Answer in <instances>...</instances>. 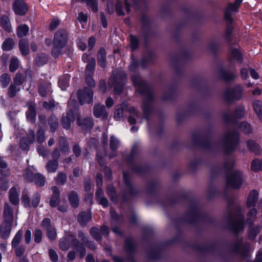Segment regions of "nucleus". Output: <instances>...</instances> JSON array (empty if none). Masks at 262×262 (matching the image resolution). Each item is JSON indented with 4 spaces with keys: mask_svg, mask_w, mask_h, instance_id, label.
<instances>
[{
    "mask_svg": "<svg viewBox=\"0 0 262 262\" xmlns=\"http://www.w3.org/2000/svg\"><path fill=\"white\" fill-rule=\"evenodd\" d=\"M132 80L136 90L141 94H144L148 91L145 82L139 76H134Z\"/></svg>",
    "mask_w": 262,
    "mask_h": 262,
    "instance_id": "1a4fd4ad",
    "label": "nucleus"
},
{
    "mask_svg": "<svg viewBox=\"0 0 262 262\" xmlns=\"http://www.w3.org/2000/svg\"><path fill=\"white\" fill-rule=\"evenodd\" d=\"M49 256L51 260L53 261H57L58 259V257L55 251L52 249H50L49 251Z\"/></svg>",
    "mask_w": 262,
    "mask_h": 262,
    "instance_id": "774afa93",
    "label": "nucleus"
},
{
    "mask_svg": "<svg viewBox=\"0 0 262 262\" xmlns=\"http://www.w3.org/2000/svg\"><path fill=\"white\" fill-rule=\"evenodd\" d=\"M9 200L11 203L17 205L19 202V194L15 187H12L9 191Z\"/></svg>",
    "mask_w": 262,
    "mask_h": 262,
    "instance_id": "412c9836",
    "label": "nucleus"
},
{
    "mask_svg": "<svg viewBox=\"0 0 262 262\" xmlns=\"http://www.w3.org/2000/svg\"><path fill=\"white\" fill-rule=\"evenodd\" d=\"M47 234L50 240H54L56 237V232L53 227H49L47 228Z\"/></svg>",
    "mask_w": 262,
    "mask_h": 262,
    "instance_id": "79ce46f5",
    "label": "nucleus"
},
{
    "mask_svg": "<svg viewBox=\"0 0 262 262\" xmlns=\"http://www.w3.org/2000/svg\"><path fill=\"white\" fill-rule=\"evenodd\" d=\"M23 236V231L21 230H19L14 237H13L12 242H11V246L12 248L14 247H16L17 246H19V244Z\"/></svg>",
    "mask_w": 262,
    "mask_h": 262,
    "instance_id": "7c9ffc66",
    "label": "nucleus"
},
{
    "mask_svg": "<svg viewBox=\"0 0 262 262\" xmlns=\"http://www.w3.org/2000/svg\"><path fill=\"white\" fill-rule=\"evenodd\" d=\"M239 128L246 134H249L251 132V126L247 122H242L239 125Z\"/></svg>",
    "mask_w": 262,
    "mask_h": 262,
    "instance_id": "8fccbe9b",
    "label": "nucleus"
},
{
    "mask_svg": "<svg viewBox=\"0 0 262 262\" xmlns=\"http://www.w3.org/2000/svg\"><path fill=\"white\" fill-rule=\"evenodd\" d=\"M1 235L3 238H7L11 232V227L10 223L5 222L4 223L1 228Z\"/></svg>",
    "mask_w": 262,
    "mask_h": 262,
    "instance_id": "a878e982",
    "label": "nucleus"
},
{
    "mask_svg": "<svg viewBox=\"0 0 262 262\" xmlns=\"http://www.w3.org/2000/svg\"><path fill=\"white\" fill-rule=\"evenodd\" d=\"M4 213L5 216H7L10 218L12 217V211L7 203H6L4 206Z\"/></svg>",
    "mask_w": 262,
    "mask_h": 262,
    "instance_id": "6e6d98bb",
    "label": "nucleus"
},
{
    "mask_svg": "<svg viewBox=\"0 0 262 262\" xmlns=\"http://www.w3.org/2000/svg\"><path fill=\"white\" fill-rule=\"evenodd\" d=\"M126 74L123 72H114L110 79L109 83H114V92L116 94H120L122 90L123 85L125 83Z\"/></svg>",
    "mask_w": 262,
    "mask_h": 262,
    "instance_id": "f03ea898",
    "label": "nucleus"
},
{
    "mask_svg": "<svg viewBox=\"0 0 262 262\" xmlns=\"http://www.w3.org/2000/svg\"><path fill=\"white\" fill-rule=\"evenodd\" d=\"M251 169L253 171H257L262 170V160H254L251 163Z\"/></svg>",
    "mask_w": 262,
    "mask_h": 262,
    "instance_id": "4c0bfd02",
    "label": "nucleus"
},
{
    "mask_svg": "<svg viewBox=\"0 0 262 262\" xmlns=\"http://www.w3.org/2000/svg\"><path fill=\"white\" fill-rule=\"evenodd\" d=\"M219 45L216 41H211L207 45V49L211 52H214L218 48Z\"/></svg>",
    "mask_w": 262,
    "mask_h": 262,
    "instance_id": "bf43d9fd",
    "label": "nucleus"
},
{
    "mask_svg": "<svg viewBox=\"0 0 262 262\" xmlns=\"http://www.w3.org/2000/svg\"><path fill=\"white\" fill-rule=\"evenodd\" d=\"M52 191L53 195L50 201V204L51 207H55L59 203L60 192L58 188L56 186H54L52 188Z\"/></svg>",
    "mask_w": 262,
    "mask_h": 262,
    "instance_id": "4468645a",
    "label": "nucleus"
},
{
    "mask_svg": "<svg viewBox=\"0 0 262 262\" xmlns=\"http://www.w3.org/2000/svg\"><path fill=\"white\" fill-rule=\"evenodd\" d=\"M226 181L228 187L238 188L243 182L244 178L241 171L235 170L228 176Z\"/></svg>",
    "mask_w": 262,
    "mask_h": 262,
    "instance_id": "20e7f679",
    "label": "nucleus"
},
{
    "mask_svg": "<svg viewBox=\"0 0 262 262\" xmlns=\"http://www.w3.org/2000/svg\"><path fill=\"white\" fill-rule=\"evenodd\" d=\"M231 58L237 61L236 64H241L242 59L240 51L237 49H233L231 50Z\"/></svg>",
    "mask_w": 262,
    "mask_h": 262,
    "instance_id": "c756f323",
    "label": "nucleus"
},
{
    "mask_svg": "<svg viewBox=\"0 0 262 262\" xmlns=\"http://www.w3.org/2000/svg\"><path fill=\"white\" fill-rule=\"evenodd\" d=\"M239 128L246 134H249L251 132V126L247 122H242L239 125Z\"/></svg>",
    "mask_w": 262,
    "mask_h": 262,
    "instance_id": "3c124183",
    "label": "nucleus"
},
{
    "mask_svg": "<svg viewBox=\"0 0 262 262\" xmlns=\"http://www.w3.org/2000/svg\"><path fill=\"white\" fill-rule=\"evenodd\" d=\"M119 145V142L118 140L112 136L110 139V148L112 150H115L117 148H118Z\"/></svg>",
    "mask_w": 262,
    "mask_h": 262,
    "instance_id": "49530a36",
    "label": "nucleus"
},
{
    "mask_svg": "<svg viewBox=\"0 0 262 262\" xmlns=\"http://www.w3.org/2000/svg\"><path fill=\"white\" fill-rule=\"evenodd\" d=\"M49 123L50 125V129L52 132H55V129L58 126L57 120L56 117L52 116L50 117L49 120Z\"/></svg>",
    "mask_w": 262,
    "mask_h": 262,
    "instance_id": "a19ab883",
    "label": "nucleus"
},
{
    "mask_svg": "<svg viewBox=\"0 0 262 262\" xmlns=\"http://www.w3.org/2000/svg\"><path fill=\"white\" fill-rule=\"evenodd\" d=\"M68 41V33L64 29H59L55 34L53 43L52 54L55 58L57 57L61 50L64 47Z\"/></svg>",
    "mask_w": 262,
    "mask_h": 262,
    "instance_id": "f257e3e1",
    "label": "nucleus"
},
{
    "mask_svg": "<svg viewBox=\"0 0 262 262\" xmlns=\"http://www.w3.org/2000/svg\"><path fill=\"white\" fill-rule=\"evenodd\" d=\"M77 123L78 125L81 126L84 129L91 128L93 126V123L91 118H87L84 119L82 123L81 122L80 117L77 115Z\"/></svg>",
    "mask_w": 262,
    "mask_h": 262,
    "instance_id": "aec40b11",
    "label": "nucleus"
},
{
    "mask_svg": "<svg viewBox=\"0 0 262 262\" xmlns=\"http://www.w3.org/2000/svg\"><path fill=\"white\" fill-rule=\"evenodd\" d=\"M93 96V91L88 88H85L83 90H79L77 95L78 99L81 105L92 102Z\"/></svg>",
    "mask_w": 262,
    "mask_h": 262,
    "instance_id": "423d86ee",
    "label": "nucleus"
},
{
    "mask_svg": "<svg viewBox=\"0 0 262 262\" xmlns=\"http://www.w3.org/2000/svg\"><path fill=\"white\" fill-rule=\"evenodd\" d=\"M36 63L38 65L46 64L48 63V58L45 54H40L36 58Z\"/></svg>",
    "mask_w": 262,
    "mask_h": 262,
    "instance_id": "58836bf2",
    "label": "nucleus"
},
{
    "mask_svg": "<svg viewBox=\"0 0 262 262\" xmlns=\"http://www.w3.org/2000/svg\"><path fill=\"white\" fill-rule=\"evenodd\" d=\"M26 116L27 119L31 122L34 121L35 117V107L34 105H30L29 106L28 110L26 112Z\"/></svg>",
    "mask_w": 262,
    "mask_h": 262,
    "instance_id": "c85d7f7f",
    "label": "nucleus"
},
{
    "mask_svg": "<svg viewBox=\"0 0 262 262\" xmlns=\"http://www.w3.org/2000/svg\"><path fill=\"white\" fill-rule=\"evenodd\" d=\"M11 80L10 77L7 74H3L0 77V82L3 88H6Z\"/></svg>",
    "mask_w": 262,
    "mask_h": 262,
    "instance_id": "ea45409f",
    "label": "nucleus"
},
{
    "mask_svg": "<svg viewBox=\"0 0 262 262\" xmlns=\"http://www.w3.org/2000/svg\"><path fill=\"white\" fill-rule=\"evenodd\" d=\"M58 167V162L56 160L49 161L47 164L46 168L50 172H54Z\"/></svg>",
    "mask_w": 262,
    "mask_h": 262,
    "instance_id": "f704fd0d",
    "label": "nucleus"
},
{
    "mask_svg": "<svg viewBox=\"0 0 262 262\" xmlns=\"http://www.w3.org/2000/svg\"><path fill=\"white\" fill-rule=\"evenodd\" d=\"M40 194H39L38 193H35L33 195L32 199V201H31L32 206L34 207H36L38 205V204L40 202Z\"/></svg>",
    "mask_w": 262,
    "mask_h": 262,
    "instance_id": "09e8293b",
    "label": "nucleus"
},
{
    "mask_svg": "<svg viewBox=\"0 0 262 262\" xmlns=\"http://www.w3.org/2000/svg\"><path fill=\"white\" fill-rule=\"evenodd\" d=\"M91 219V214L89 213L81 212L78 216V221L82 226L85 225Z\"/></svg>",
    "mask_w": 262,
    "mask_h": 262,
    "instance_id": "5701e85b",
    "label": "nucleus"
},
{
    "mask_svg": "<svg viewBox=\"0 0 262 262\" xmlns=\"http://www.w3.org/2000/svg\"><path fill=\"white\" fill-rule=\"evenodd\" d=\"M243 0H235V2L233 4H230L228 5L227 7L225 10L224 17L225 19L232 23L233 21V18L231 17L232 13L233 12H236L239 7V5L241 4Z\"/></svg>",
    "mask_w": 262,
    "mask_h": 262,
    "instance_id": "6e6552de",
    "label": "nucleus"
},
{
    "mask_svg": "<svg viewBox=\"0 0 262 262\" xmlns=\"http://www.w3.org/2000/svg\"><path fill=\"white\" fill-rule=\"evenodd\" d=\"M9 187L8 181L5 178H0V189L2 190H6Z\"/></svg>",
    "mask_w": 262,
    "mask_h": 262,
    "instance_id": "e2e57ef3",
    "label": "nucleus"
},
{
    "mask_svg": "<svg viewBox=\"0 0 262 262\" xmlns=\"http://www.w3.org/2000/svg\"><path fill=\"white\" fill-rule=\"evenodd\" d=\"M247 146L249 150L254 152L255 154H258L260 151L259 145L254 141H248Z\"/></svg>",
    "mask_w": 262,
    "mask_h": 262,
    "instance_id": "c9c22d12",
    "label": "nucleus"
},
{
    "mask_svg": "<svg viewBox=\"0 0 262 262\" xmlns=\"http://www.w3.org/2000/svg\"><path fill=\"white\" fill-rule=\"evenodd\" d=\"M258 199V192L256 191L253 190L251 191L247 199V206L252 207L255 205Z\"/></svg>",
    "mask_w": 262,
    "mask_h": 262,
    "instance_id": "393cba45",
    "label": "nucleus"
},
{
    "mask_svg": "<svg viewBox=\"0 0 262 262\" xmlns=\"http://www.w3.org/2000/svg\"><path fill=\"white\" fill-rule=\"evenodd\" d=\"M90 233L93 237L97 241L100 239V235L99 230L97 228H92L90 230Z\"/></svg>",
    "mask_w": 262,
    "mask_h": 262,
    "instance_id": "052dcab7",
    "label": "nucleus"
},
{
    "mask_svg": "<svg viewBox=\"0 0 262 262\" xmlns=\"http://www.w3.org/2000/svg\"><path fill=\"white\" fill-rule=\"evenodd\" d=\"M75 120L74 113L72 110H69L67 116L62 119V125L64 128L69 129L71 126V123Z\"/></svg>",
    "mask_w": 262,
    "mask_h": 262,
    "instance_id": "2eb2a0df",
    "label": "nucleus"
},
{
    "mask_svg": "<svg viewBox=\"0 0 262 262\" xmlns=\"http://www.w3.org/2000/svg\"><path fill=\"white\" fill-rule=\"evenodd\" d=\"M35 140L34 132L32 130H29L26 137L23 138L20 141V147L23 149H26L28 146Z\"/></svg>",
    "mask_w": 262,
    "mask_h": 262,
    "instance_id": "9b49d317",
    "label": "nucleus"
},
{
    "mask_svg": "<svg viewBox=\"0 0 262 262\" xmlns=\"http://www.w3.org/2000/svg\"><path fill=\"white\" fill-rule=\"evenodd\" d=\"M259 231L260 228L258 226L250 227L249 238L251 239H254L257 234L259 232Z\"/></svg>",
    "mask_w": 262,
    "mask_h": 262,
    "instance_id": "a18cd8bd",
    "label": "nucleus"
},
{
    "mask_svg": "<svg viewBox=\"0 0 262 262\" xmlns=\"http://www.w3.org/2000/svg\"><path fill=\"white\" fill-rule=\"evenodd\" d=\"M0 25L5 31L11 32L12 31L10 18L6 15H2L0 18Z\"/></svg>",
    "mask_w": 262,
    "mask_h": 262,
    "instance_id": "ddd939ff",
    "label": "nucleus"
},
{
    "mask_svg": "<svg viewBox=\"0 0 262 262\" xmlns=\"http://www.w3.org/2000/svg\"><path fill=\"white\" fill-rule=\"evenodd\" d=\"M51 92L50 84L46 83L40 84L39 86V93L41 96L45 97L49 95Z\"/></svg>",
    "mask_w": 262,
    "mask_h": 262,
    "instance_id": "bb28decb",
    "label": "nucleus"
},
{
    "mask_svg": "<svg viewBox=\"0 0 262 262\" xmlns=\"http://www.w3.org/2000/svg\"><path fill=\"white\" fill-rule=\"evenodd\" d=\"M95 67H87L86 69V76L85 78L86 83L91 87H93L95 85V82L90 75L94 73Z\"/></svg>",
    "mask_w": 262,
    "mask_h": 262,
    "instance_id": "a211bd4d",
    "label": "nucleus"
},
{
    "mask_svg": "<svg viewBox=\"0 0 262 262\" xmlns=\"http://www.w3.org/2000/svg\"><path fill=\"white\" fill-rule=\"evenodd\" d=\"M243 226L244 217L243 216H239L233 221L232 228L235 233L242 230L243 229Z\"/></svg>",
    "mask_w": 262,
    "mask_h": 262,
    "instance_id": "f3484780",
    "label": "nucleus"
},
{
    "mask_svg": "<svg viewBox=\"0 0 262 262\" xmlns=\"http://www.w3.org/2000/svg\"><path fill=\"white\" fill-rule=\"evenodd\" d=\"M130 42L132 50L133 51L136 50L139 46V40L138 38L136 36L131 35H130Z\"/></svg>",
    "mask_w": 262,
    "mask_h": 262,
    "instance_id": "c03bdc74",
    "label": "nucleus"
},
{
    "mask_svg": "<svg viewBox=\"0 0 262 262\" xmlns=\"http://www.w3.org/2000/svg\"><path fill=\"white\" fill-rule=\"evenodd\" d=\"M124 110L123 108L117 109L114 114V118L116 120H120L123 116Z\"/></svg>",
    "mask_w": 262,
    "mask_h": 262,
    "instance_id": "680f3d73",
    "label": "nucleus"
},
{
    "mask_svg": "<svg viewBox=\"0 0 262 262\" xmlns=\"http://www.w3.org/2000/svg\"><path fill=\"white\" fill-rule=\"evenodd\" d=\"M243 88L241 85L228 90L225 93V99L228 102L240 99L242 96Z\"/></svg>",
    "mask_w": 262,
    "mask_h": 262,
    "instance_id": "0eeeda50",
    "label": "nucleus"
},
{
    "mask_svg": "<svg viewBox=\"0 0 262 262\" xmlns=\"http://www.w3.org/2000/svg\"><path fill=\"white\" fill-rule=\"evenodd\" d=\"M238 138V135L236 132L228 133L226 135L224 143L225 150L227 153L235 149L237 144Z\"/></svg>",
    "mask_w": 262,
    "mask_h": 262,
    "instance_id": "39448f33",
    "label": "nucleus"
},
{
    "mask_svg": "<svg viewBox=\"0 0 262 262\" xmlns=\"http://www.w3.org/2000/svg\"><path fill=\"white\" fill-rule=\"evenodd\" d=\"M253 108L259 119L262 120V102L255 100L253 103Z\"/></svg>",
    "mask_w": 262,
    "mask_h": 262,
    "instance_id": "2f4dec72",
    "label": "nucleus"
},
{
    "mask_svg": "<svg viewBox=\"0 0 262 262\" xmlns=\"http://www.w3.org/2000/svg\"><path fill=\"white\" fill-rule=\"evenodd\" d=\"M69 201L73 207L76 208L79 205V199L77 194L75 192H71L69 194Z\"/></svg>",
    "mask_w": 262,
    "mask_h": 262,
    "instance_id": "473e14b6",
    "label": "nucleus"
},
{
    "mask_svg": "<svg viewBox=\"0 0 262 262\" xmlns=\"http://www.w3.org/2000/svg\"><path fill=\"white\" fill-rule=\"evenodd\" d=\"M93 113L96 118H102L103 119H106L108 113L103 105L99 104H95L93 108Z\"/></svg>",
    "mask_w": 262,
    "mask_h": 262,
    "instance_id": "f8f14e48",
    "label": "nucleus"
},
{
    "mask_svg": "<svg viewBox=\"0 0 262 262\" xmlns=\"http://www.w3.org/2000/svg\"><path fill=\"white\" fill-rule=\"evenodd\" d=\"M116 11L118 15H124V12L122 10V4L120 2H117L116 4Z\"/></svg>",
    "mask_w": 262,
    "mask_h": 262,
    "instance_id": "338daca9",
    "label": "nucleus"
},
{
    "mask_svg": "<svg viewBox=\"0 0 262 262\" xmlns=\"http://www.w3.org/2000/svg\"><path fill=\"white\" fill-rule=\"evenodd\" d=\"M82 59L85 63H86V66L95 65L96 61L95 58L91 56L86 53L83 54Z\"/></svg>",
    "mask_w": 262,
    "mask_h": 262,
    "instance_id": "72a5a7b5",
    "label": "nucleus"
},
{
    "mask_svg": "<svg viewBox=\"0 0 262 262\" xmlns=\"http://www.w3.org/2000/svg\"><path fill=\"white\" fill-rule=\"evenodd\" d=\"M29 30V28L27 25L25 24L20 25L17 28V35L18 37L25 36L28 34Z\"/></svg>",
    "mask_w": 262,
    "mask_h": 262,
    "instance_id": "cd10ccee",
    "label": "nucleus"
},
{
    "mask_svg": "<svg viewBox=\"0 0 262 262\" xmlns=\"http://www.w3.org/2000/svg\"><path fill=\"white\" fill-rule=\"evenodd\" d=\"M106 53L105 49L101 47L97 53V61L99 65L103 66L106 64Z\"/></svg>",
    "mask_w": 262,
    "mask_h": 262,
    "instance_id": "6ab92c4d",
    "label": "nucleus"
},
{
    "mask_svg": "<svg viewBox=\"0 0 262 262\" xmlns=\"http://www.w3.org/2000/svg\"><path fill=\"white\" fill-rule=\"evenodd\" d=\"M13 9L16 14L24 15L27 12L28 6L24 2L16 0L13 3Z\"/></svg>",
    "mask_w": 262,
    "mask_h": 262,
    "instance_id": "9d476101",
    "label": "nucleus"
},
{
    "mask_svg": "<svg viewBox=\"0 0 262 262\" xmlns=\"http://www.w3.org/2000/svg\"><path fill=\"white\" fill-rule=\"evenodd\" d=\"M107 192L112 200H113L115 198L116 193H115V188L113 186H112V185L108 186Z\"/></svg>",
    "mask_w": 262,
    "mask_h": 262,
    "instance_id": "69168bd1",
    "label": "nucleus"
},
{
    "mask_svg": "<svg viewBox=\"0 0 262 262\" xmlns=\"http://www.w3.org/2000/svg\"><path fill=\"white\" fill-rule=\"evenodd\" d=\"M67 180V176L63 173H59L57 178L56 181L58 184H63Z\"/></svg>",
    "mask_w": 262,
    "mask_h": 262,
    "instance_id": "13d9d810",
    "label": "nucleus"
},
{
    "mask_svg": "<svg viewBox=\"0 0 262 262\" xmlns=\"http://www.w3.org/2000/svg\"><path fill=\"white\" fill-rule=\"evenodd\" d=\"M24 81V77L21 74H16L14 78V84L20 87Z\"/></svg>",
    "mask_w": 262,
    "mask_h": 262,
    "instance_id": "de8ad7c7",
    "label": "nucleus"
},
{
    "mask_svg": "<svg viewBox=\"0 0 262 262\" xmlns=\"http://www.w3.org/2000/svg\"><path fill=\"white\" fill-rule=\"evenodd\" d=\"M34 181L38 186H43L45 182L44 177L39 173H36L34 175Z\"/></svg>",
    "mask_w": 262,
    "mask_h": 262,
    "instance_id": "37998d69",
    "label": "nucleus"
},
{
    "mask_svg": "<svg viewBox=\"0 0 262 262\" xmlns=\"http://www.w3.org/2000/svg\"><path fill=\"white\" fill-rule=\"evenodd\" d=\"M34 241L36 243H39L41 242L42 239V232L40 230L36 229L35 230L34 233Z\"/></svg>",
    "mask_w": 262,
    "mask_h": 262,
    "instance_id": "5fc2aeb1",
    "label": "nucleus"
},
{
    "mask_svg": "<svg viewBox=\"0 0 262 262\" xmlns=\"http://www.w3.org/2000/svg\"><path fill=\"white\" fill-rule=\"evenodd\" d=\"M44 134H45V130L43 129H42V128H40L38 130V132L37 134V140L38 143H41L44 141V140H45Z\"/></svg>",
    "mask_w": 262,
    "mask_h": 262,
    "instance_id": "4d7b16f0",
    "label": "nucleus"
},
{
    "mask_svg": "<svg viewBox=\"0 0 262 262\" xmlns=\"http://www.w3.org/2000/svg\"><path fill=\"white\" fill-rule=\"evenodd\" d=\"M20 87L13 84L10 85L8 91V95L11 97H14L17 93L20 91Z\"/></svg>",
    "mask_w": 262,
    "mask_h": 262,
    "instance_id": "e433bc0d",
    "label": "nucleus"
},
{
    "mask_svg": "<svg viewBox=\"0 0 262 262\" xmlns=\"http://www.w3.org/2000/svg\"><path fill=\"white\" fill-rule=\"evenodd\" d=\"M71 240L73 241V243L75 245L74 248L79 252L80 256L83 257L85 253V249L81 244L78 243V242L76 239H74L72 236H71L69 238L63 237L61 238L59 241L60 248L62 250H67L70 247Z\"/></svg>",
    "mask_w": 262,
    "mask_h": 262,
    "instance_id": "7ed1b4c3",
    "label": "nucleus"
},
{
    "mask_svg": "<svg viewBox=\"0 0 262 262\" xmlns=\"http://www.w3.org/2000/svg\"><path fill=\"white\" fill-rule=\"evenodd\" d=\"M24 177L28 182H32L34 181V175L30 170L27 169L25 170Z\"/></svg>",
    "mask_w": 262,
    "mask_h": 262,
    "instance_id": "603ef678",
    "label": "nucleus"
},
{
    "mask_svg": "<svg viewBox=\"0 0 262 262\" xmlns=\"http://www.w3.org/2000/svg\"><path fill=\"white\" fill-rule=\"evenodd\" d=\"M19 49L22 55L25 56L29 53V41L25 38L20 39L18 43Z\"/></svg>",
    "mask_w": 262,
    "mask_h": 262,
    "instance_id": "dca6fc26",
    "label": "nucleus"
},
{
    "mask_svg": "<svg viewBox=\"0 0 262 262\" xmlns=\"http://www.w3.org/2000/svg\"><path fill=\"white\" fill-rule=\"evenodd\" d=\"M22 203L26 207H30V198L26 194H23L22 196Z\"/></svg>",
    "mask_w": 262,
    "mask_h": 262,
    "instance_id": "0e129e2a",
    "label": "nucleus"
},
{
    "mask_svg": "<svg viewBox=\"0 0 262 262\" xmlns=\"http://www.w3.org/2000/svg\"><path fill=\"white\" fill-rule=\"evenodd\" d=\"M15 45V41L12 38H8L3 41L2 49L3 51H9L14 48Z\"/></svg>",
    "mask_w": 262,
    "mask_h": 262,
    "instance_id": "4be33fe9",
    "label": "nucleus"
},
{
    "mask_svg": "<svg viewBox=\"0 0 262 262\" xmlns=\"http://www.w3.org/2000/svg\"><path fill=\"white\" fill-rule=\"evenodd\" d=\"M70 76L66 74L61 76L58 81V85L62 90H65L69 85Z\"/></svg>",
    "mask_w": 262,
    "mask_h": 262,
    "instance_id": "b1692460",
    "label": "nucleus"
},
{
    "mask_svg": "<svg viewBox=\"0 0 262 262\" xmlns=\"http://www.w3.org/2000/svg\"><path fill=\"white\" fill-rule=\"evenodd\" d=\"M13 249L15 250V254L18 257L22 256L25 250V248L23 245L17 246L16 247H14Z\"/></svg>",
    "mask_w": 262,
    "mask_h": 262,
    "instance_id": "864d4df0",
    "label": "nucleus"
}]
</instances>
